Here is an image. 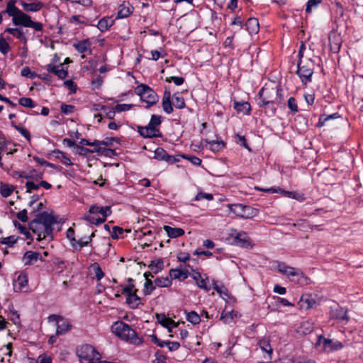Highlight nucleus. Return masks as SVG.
<instances>
[{
    "instance_id": "obj_1",
    "label": "nucleus",
    "mask_w": 363,
    "mask_h": 363,
    "mask_svg": "<svg viewBox=\"0 0 363 363\" xmlns=\"http://www.w3.org/2000/svg\"><path fill=\"white\" fill-rule=\"evenodd\" d=\"M255 101L260 108L275 115L277 106L284 104L283 89L280 85L274 87L264 86L259 91Z\"/></svg>"
},
{
    "instance_id": "obj_2",
    "label": "nucleus",
    "mask_w": 363,
    "mask_h": 363,
    "mask_svg": "<svg viewBox=\"0 0 363 363\" xmlns=\"http://www.w3.org/2000/svg\"><path fill=\"white\" fill-rule=\"evenodd\" d=\"M57 223L56 218L52 213L43 211L35 215V218L28 223V227L29 230L38 235V241H41L46 237L53 240V225Z\"/></svg>"
},
{
    "instance_id": "obj_3",
    "label": "nucleus",
    "mask_w": 363,
    "mask_h": 363,
    "mask_svg": "<svg viewBox=\"0 0 363 363\" xmlns=\"http://www.w3.org/2000/svg\"><path fill=\"white\" fill-rule=\"evenodd\" d=\"M17 0H9L6 4L5 10L0 12V24L3 21V15L8 14L12 17V23L16 26H23L26 28H30L35 31H42L43 25L38 21H33L31 17L27 13L19 9L16 4Z\"/></svg>"
},
{
    "instance_id": "obj_4",
    "label": "nucleus",
    "mask_w": 363,
    "mask_h": 363,
    "mask_svg": "<svg viewBox=\"0 0 363 363\" xmlns=\"http://www.w3.org/2000/svg\"><path fill=\"white\" fill-rule=\"evenodd\" d=\"M111 330L121 340L130 344L138 346L143 342V338L138 335L136 331L123 321L115 322L111 326Z\"/></svg>"
},
{
    "instance_id": "obj_5",
    "label": "nucleus",
    "mask_w": 363,
    "mask_h": 363,
    "mask_svg": "<svg viewBox=\"0 0 363 363\" xmlns=\"http://www.w3.org/2000/svg\"><path fill=\"white\" fill-rule=\"evenodd\" d=\"M315 65V62L311 58L304 61L302 60H298L296 74L300 77L301 82L306 86L312 81Z\"/></svg>"
},
{
    "instance_id": "obj_6",
    "label": "nucleus",
    "mask_w": 363,
    "mask_h": 363,
    "mask_svg": "<svg viewBox=\"0 0 363 363\" xmlns=\"http://www.w3.org/2000/svg\"><path fill=\"white\" fill-rule=\"evenodd\" d=\"M135 93L140 96L142 101L147 104L145 108H149L155 105L159 101V96L157 93L148 85L145 84L138 85L135 88Z\"/></svg>"
},
{
    "instance_id": "obj_7",
    "label": "nucleus",
    "mask_w": 363,
    "mask_h": 363,
    "mask_svg": "<svg viewBox=\"0 0 363 363\" xmlns=\"http://www.w3.org/2000/svg\"><path fill=\"white\" fill-rule=\"evenodd\" d=\"M230 211L237 216L245 219H251L257 216L259 213L257 208L250 206L243 205L242 203H234L228 205Z\"/></svg>"
},
{
    "instance_id": "obj_8",
    "label": "nucleus",
    "mask_w": 363,
    "mask_h": 363,
    "mask_svg": "<svg viewBox=\"0 0 363 363\" xmlns=\"http://www.w3.org/2000/svg\"><path fill=\"white\" fill-rule=\"evenodd\" d=\"M77 354L82 363H94L99 359V353L91 345H83L77 350Z\"/></svg>"
},
{
    "instance_id": "obj_9",
    "label": "nucleus",
    "mask_w": 363,
    "mask_h": 363,
    "mask_svg": "<svg viewBox=\"0 0 363 363\" xmlns=\"http://www.w3.org/2000/svg\"><path fill=\"white\" fill-rule=\"evenodd\" d=\"M49 321H56V335H65L72 329L71 322L61 315L52 314L48 317Z\"/></svg>"
},
{
    "instance_id": "obj_10",
    "label": "nucleus",
    "mask_w": 363,
    "mask_h": 363,
    "mask_svg": "<svg viewBox=\"0 0 363 363\" xmlns=\"http://www.w3.org/2000/svg\"><path fill=\"white\" fill-rule=\"evenodd\" d=\"M235 232L231 234L233 237V244L238 245L241 247H252V243L251 238L248 236L247 233L245 231L237 232L236 230H233Z\"/></svg>"
},
{
    "instance_id": "obj_11",
    "label": "nucleus",
    "mask_w": 363,
    "mask_h": 363,
    "mask_svg": "<svg viewBox=\"0 0 363 363\" xmlns=\"http://www.w3.org/2000/svg\"><path fill=\"white\" fill-rule=\"evenodd\" d=\"M186 267L191 269L192 271L193 274L191 275V277L194 280L196 281L197 286L200 289L206 290V291H210L211 287L207 284L208 281V277L207 274H204V277H202L201 273L199 271L194 269L190 264H187Z\"/></svg>"
},
{
    "instance_id": "obj_12",
    "label": "nucleus",
    "mask_w": 363,
    "mask_h": 363,
    "mask_svg": "<svg viewBox=\"0 0 363 363\" xmlns=\"http://www.w3.org/2000/svg\"><path fill=\"white\" fill-rule=\"evenodd\" d=\"M330 50L333 53H338L342 43V39L340 33L332 30L328 34Z\"/></svg>"
},
{
    "instance_id": "obj_13",
    "label": "nucleus",
    "mask_w": 363,
    "mask_h": 363,
    "mask_svg": "<svg viewBox=\"0 0 363 363\" xmlns=\"http://www.w3.org/2000/svg\"><path fill=\"white\" fill-rule=\"evenodd\" d=\"M138 133L143 138H152L162 137V132L158 128H154L150 125L138 126Z\"/></svg>"
},
{
    "instance_id": "obj_14",
    "label": "nucleus",
    "mask_w": 363,
    "mask_h": 363,
    "mask_svg": "<svg viewBox=\"0 0 363 363\" xmlns=\"http://www.w3.org/2000/svg\"><path fill=\"white\" fill-rule=\"evenodd\" d=\"M284 274L286 275L289 277H293V279H291L292 281H296L300 284H303L308 283L307 277H305L303 272L298 269L289 266L286 272Z\"/></svg>"
},
{
    "instance_id": "obj_15",
    "label": "nucleus",
    "mask_w": 363,
    "mask_h": 363,
    "mask_svg": "<svg viewBox=\"0 0 363 363\" xmlns=\"http://www.w3.org/2000/svg\"><path fill=\"white\" fill-rule=\"evenodd\" d=\"M169 274L171 279H178L182 281H184L189 276H191L189 271L187 269H184L182 265H180L176 269H171L169 270Z\"/></svg>"
},
{
    "instance_id": "obj_16",
    "label": "nucleus",
    "mask_w": 363,
    "mask_h": 363,
    "mask_svg": "<svg viewBox=\"0 0 363 363\" xmlns=\"http://www.w3.org/2000/svg\"><path fill=\"white\" fill-rule=\"evenodd\" d=\"M157 322L164 328H167L169 332H171L172 328H177L179 323H176L172 319L167 317L164 313H156Z\"/></svg>"
},
{
    "instance_id": "obj_17",
    "label": "nucleus",
    "mask_w": 363,
    "mask_h": 363,
    "mask_svg": "<svg viewBox=\"0 0 363 363\" xmlns=\"http://www.w3.org/2000/svg\"><path fill=\"white\" fill-rule=\"evenodd\" d=\"M321 342L324 349L329 352L341 350L344 347L341 342L337 340L335 341L329 338L323 337V341Z\"/></svg>"
},
{
    "instance_id": "obj_18",
    "label": "nucleus",
    "mask_w": 363,
    "mask_h": 363,
    "mask_svg": "<svg viewBox=\"0 0 363 363\" xmlns=\"http://www.w3.org/2000/svg\"><path fill=\"white\" fill-rule=\"evenodd\" d=\"M301 308L308 310L315 306L316 301L312 294H303L298 302Z\"/></svg>"
},
{
    "instance_id": "obj_19",
    "label": "nucleus",
    "mask_w": 363,
    "mask_h": 363,
    "mask_svg": "<svg viewBox=\"0 0 363 363\" xmlns=\"http://www.w3.org/2000/svg\"><path fill=\"white\" fill-rule=\"evenodd\" d=\"M255 189L259 191L267 192V193H269V194L280 193L285 196H288L290 198L298 199V198L296 196L298 195V193H296L295 191H288L282 190L280 188L276 189V188L272 187V188H269V189H264V188H260L259 186H255Z\"/></svg>"
},
{
    "instance_id": "obj_20",
    "label": "nucleus",
    "mask_w": 363,
    "mask_h": 363,
    "mask_svg": "<svg viewBox=\"0 0 363 363\" xmlns=\"http://www.w3.org/2000/svg\"><path fill=\"white\" fill-rule=\"evenodd\" d=\"M111 206H99L96 204L92 205L89 210V213L90 214H96L100 213L102 215V218H105V220H106V218L108 215L111 213Z\"/></svg>"
},
{
    "instance_id": "obj_21",
    "label": "nucleus",
    "mask_w": 363,
    "mask_h": 363,
    "mask_svg": "<svg viewBox=\"0 0 363 363\" xmlns=\"http://www.w3.org/2000/svg\"><path fill=\"white\" fill-rule=\"evenodd\" d=\"M233 108L238 113H242L245 115H250L251 111V105L247 101H233Z\"/></svg>"
},
{
    "instance_id": "obj_22",
    "label": "nucleus",
    "mask_w": 363,
    "mask_h": 363,
    "mask_svg": "<svg viewBox=\"0 0 363 363\" xmlns=\"http://www.w3.org/2000/svg\"><path fill=\"white\" fill-rule=\"evenodd\" d=\"M4 33H8L13 35L16 38L18 39L21 43L26 44L28 39L23 30L20 28H7L5 29Z\"/></svg>"
},
{
    "instance_id": "obj_23",
    "label": "nucleus",
    "mask_w": 363,
    "mask_h": 363,
    "mask_svg": "<svg viewBox=\"0 0 363 363\" xmlns=\"http://www.w3.org/2000/svg\"><path fill=\"white\" fill-rule=\"evenodd\" d=\"M23 259H26V265H33L38 259L43 261L40 254L33 251H27L23 255Z\"/></svg>"
},
{
    "instance_id": "obj_24",
    "label": "nucleus",
    "mask_w": 363,
    "mask_h": 363,
    "mask_svg": "<svg viewBox=\"0 0 363 363\" xmlns=\"http://www.w3.org/2000/svg\"><path fill=\"white\" fill-rule=\"evenodd\" d=\"M247 30L250 35L257 34L259 30L258 19L256 18H250L245 23Z\"/></svg>"
},
{
    "instance_id": "obj_25",
    "label": "nucleus",
    "mask_w": 363,
    "mask_h": 363,
    "mask_svg": "<svg viewBox=\"0 0 363 363\" xmlns=\"http://www.w3.org/2000/svg\"><path fill=\"white\" fill-rule=\"evenodd\" d=\"M138 289H135L133 294L128 296L126 297V303L132 309H136L141 303V298L137 295Z\"/></svg>"
},
{
    "instance_id": "obj_26",
    "label": "nucleus",
    "mask_w": 363,
    "mask_h": 363,
    "mask_svg": "<svg viewBox=\"0 0 363 363\" xmlns=\"http://www.w3.org/2000/svg\"><path fill=\"white\" fill-rule=\"evenodd\" d=\"M163 229L170 238H177L184 234V230L181 228H172L169 225H164Z\"/></svg>"
},
{
    "instance_id": "obj_27",
    "label": "nucleus",
    "mask_w": 363,
    "mask_h": 363,
    "mask_svg": "<svg viewBox=\"0 0 363 363\" xmlns=\"http://www.w3.org/2000/svg\"><path fill=\"white\" fill-rule=\"evenodd\" d=\"M21 4L26 12H37L43 7V4L40 1L33 3L21 1Z\"/></svg>"
},
{
    "instance_id": "obj_28",
    "label": "nucleus",
    "mask_w": 363,
    "mask_h": 363,
    "mask_svg": "<svg viewBox=\"0 0 363 363\" xmlns=\"http://www.w3.org/2000/svg\"><path fill=\"white\" fill-rule=\"evenodd\" d=\"M91 43L89 40L84 39L73 44V47L79 53H84L88 50H90Z\"/></svg>"
},
{
    "instance_id": "obj_29",
    "label": "nucleus",
    "mask_w": 363,
    "mask_h": 363,
    "mask_svg": "<svg viewBox=\"0 0 363 363\" xmlns=\"http://www.w3.org/2000/svg\"><path fill=\"white\" fill-rule=\"evenodd\" d=\"M113 23L114 21L111 17L106 16L99 21L97 27L101 32H104L108 30Z\"/></svg>"
},
{
    "instance_id": "obj_30",
    "label": "nucleus",
    "mask_w": 363,
    "mask_h": 363,
    "mask_svg": "<svg viewBox=\"0 0 363 363\" xmlns=\"http://www.w3.org/2000/svg\"><path fill=\"white\" fill-rule=\"evenodd\" d=\"M28 279L26 274L21 273L14 282V289L16 291H21L28 284Z\"/></svg>"
},
{
    "instance_id": "obj_31",
    "label": "nucleus",
    "mask_w": 363,
    "mask_h": 363,
    "mask_svg": "<svg viewBox=\"0 0 363 363\" xmlns=\"http://www.w3.org/2000/svg\"><path fill=\"white\" fill-rule=\"evenodd\" d=\"M205 142L209 145V148L213 152H219L225 147V143L223 140H205Z\"/></svg>"
},
{
    "instance_id": "obj_32",
    "label": "nucleus",
    "mask_w": 363,
    "mask_h": 363,
    "mask_svg": "<svg viewBox=\"0 0 363 363\" xmlns=\"http://www.w3.org/2000/svg\"><path fill=\"white\" fill-rule=\"evenodd\" d=\"M330 316L332 318L338 320H348L347 311L343 308L332 310L330 312Z\"/></svg>"
},
{
    "instance_id": "obj_33",
    "label": "nucleus",
    "mask_w": 363,
    "mask_h": 363,
    "mask_svg": "<svg viewBox=\"0 0 363 363\" xmlns=\"http://www.w3.org/2000/svg\"><path fill=\"white\" fill-rule=\"evenodd\" d=\"M148 267L153 274H156L163 270L164 262L162 259L160 258L156 261H152Z\"/></svg>"
},
{
    "instance_id": "obj_34",
    "label": "nucleus",
    "mask_w": 363,
    "mask_h": 363,
    "mask_svg": "<svg viewBox=\"0 0 363 363\" xmlns=\"http://www.w3.org/2000/svg\"><path fill=\"white\" fill-rule=\"evenodd\" d=\"M36 170L35 169H32L28 172H26L25 171H14L12 173V177L14 179H19V178H23L27 179L28 181L29 179H31L33 177V173H35Z\"/></svg>"
},
{
    "instance_id": "obj_35",
    "label": "nucleus",
    "mask_w": 363,
    "mask_h": 363,
    "mask_svg": "<svg viewBox=\"0 0 363 363\" xmlns=\"http://www.w3.org/2000/svg\"><path fill=\"white\" fill-rule=\"evenodd\" d=\"M13 223L15 228L19 230V233L21 234L24 235L26 239L30 240V242L33 240V237L32 236L29 230L24 225H21L19 222H18L16 220H13Z\"/></svg>"
},
{
    "instance_id": "obj_36",
    "label": "nucleus",
    "mask_w": 363,
    "mask_h": 363,
    "mask_svg": "<svg viewBox=\"0 0 363 363\" xmlns=\"http://www.w3.org/2000/svg\"><path fill=\"white\" fill-rule=\"evenodd\" d=\"M258 345L259 346V347L261 348L262 350H263L265 352H267V354H268L269 358L271 359L272 358V352H273V350H272V347L270 345L269 340H266V339L260 340L258 342Z\"/></svg>"
},
{
    "instance_id": "obj_37",
    "label": "nucleus",
    "mask_w": 363,
    "mask_h": 363,
    "mask_svg": "<svg viewBox=\"0 0 363 363\" xmlns=\"http://www.w3.org/2000/svg\"><path fill=\"white\" fill-rule=\"evenodd\" d=\"M340 115L338 113H335L330 115H325L322 114L319 117L318 123V127H322L323 126L325 123L327 122V119L331 120V119H336L340 118Z\"/></svg>"
},
{
    "instance_id": "obj_38",
    "label": "nucleus",
    "mask_w": 363,
    "mask_h": 363,
    "mask_svg": "<svg viewBox=\"0 0 363 363\" xmlns=\"http://www.w3.org/2000/svg\"><path fill=\"white\" fill-rule=\"evenodd\" d=\"M154 283L156 286L159 287H169L172 285V281L171 278L167 277H157L155 279Z\"/></svg>"
},
{
    "instance_id": "obj_39",
    "label": "nucleus",
    "mask_w": 363,
    "mask_h": 363,
    "mask_svg": "<svg viewBox=\"0 0 363 363\" xmlns=\"http://www.w3.org/2000/svg\"><path fill=\"white\" fill-rule=\"evenodd\" d=\"M11 125L16 130H18L28 142L30 141V133L26 128H23L21 125H17L13 121H11Z\"/></svg>"
},
{
    "instance_id": "obj_40",
    "label": "nucleus",
    "mask_w": 363,
    "mask_h": 363,
    "mask_svg": "<svg viewBox=\"0 0 363 363\" xmlns=\"http://www.w3.org/2000/svg\"><path fill=\"white\" fill-rule=\"evenodd\" d=\"M91 242L90 238H83L73 242L72 247L77 250H81L83 247L88 245Z\"/></svg>"
},
{
    "instance_id": "obj_41",
    "label": "nucleus",
    "mask_w": 363,
    "mask_h": 363,
    "mask_svg": "<svg viewBox=\"0 0 363 363\" xmlns=\"http://www.w3.org/2000/svg\"><path fill=\"white\" fill-rule=\"evenodd\" d=\"M14 189L15 186L1 183L0 186V194L3 197L7 198L12 194Z\"/></svg>"
},
{
    "instance_id": "obj_42",
    "label": "nucleus",
    "mask_w": 363,
    "mask_h": 363,
    "mask_svg": "<svg viewBox=\"0 0 363 363\" xmlns=\"http://www.w3.org/2000/svg\"><path fill=\"white\" fill-rule=\"evenodd\" d=\"M154 158L159 161H167V158H169V155L162 147H157L155 150Z\"/></svg>"
},
{
    "instance_id": "obj_43",
    "label": "nucleus",
    "mask_w": 363,
    "mask_h": 363,
    "mask_svg": "<svg viewBox=\"0 0 363 363\" xmlns=\"http://www.w3.org/2000/svg\"><path fill=\"white\" fill-rule=\"evenodd\" d=\"M121 142V139L118 137H106L103 140H99V146H112L114 143L120 144Z\"/></svg>"
},
{
    "instance_id": "obj_44",
    "label": "nucleus",
    "mask_w": 363,
    "mask_h": 363,
    "mask_svg": "<svg viewBox=\"0 0 363 363\" xmlns=\"http://www.w3.org/2000/svg\"><path fill=\"white\" fill-rule=\"evenodd\" d=\"M174 105L177 108L182 109L186 106L184 99L179 93L173 95Z\"/></svg>"
},
{
    "instance_id": "obj_45",
    "label": "nucleus",
    "mask_w": 363,
    "mask_h": 363,
    "mask_svg": "<svg viewBox=\"0 0 363 363\" xmlns=\"http://www.w3.org/2000/svg\"><path fill=\"white\" fill-rule=\"evenodd\" d=\"M90 267L94 271L97 281H100L104 277V273L98 262L91 264Z\"/></svg>"
},
{
    "instance_id": "obj_46",
    "label": "nucleus",
    "mask_w": 363,
    "mask_h": 363,
    "mask_svg": "<svg viewBox=\"0 0 363 363\" xmlns=\"http://www.w3.org/2000/svg\"><path fill=\"white\" fill-rule=\"evenodd\" d=\"M156 288V286L150 279L147 278L144 284L143 294L145 296L150 295Z\"/></svg>"
},
{
    "instance_id": "obj_47",
    "label": "nucleus",
    "mask_w": 363,
    "mask_h": 363,
    "mask_svg": "<svg viewBox=\"0 0 363 363\" xmlns=\"http://www.w3.org/2000/svg\"><path fill=\"white\" fill-rule=\"evenodd\" d=\"M11 48L10 45L6 42L3 34L0 35V52L3 55H6Z\"/></svg>"
},
{
    "instance_id": "obj_48",
    "label": "nucleus",
    "mask_w": 363,
    "mask_h": 363,
    "mask_svg": "<svg viewBox=\"0 0 363 363\" xmlns=\"http://www.w3.org/2000/svg\"><path fill=\"white\" fill-rule=\"evenodd\" d=\"M83 219L94 225H99L106 221L105 218H96L89 213V214L85 215Z\"/></svg>"
},
{
    "instance_id": "obj_49",
    "label": "nucleus",
    "mask_w": 363,
    "mask_h": 363,
    "mask_svg": "<svg viewBox=\"0 0 363 363\" xmlns=\"http://www.w3.org/2000/svg\"><path fill=\"white\" fill-rule=\"evenodd\" d=\"M21 74L23 77L33 79L36 77L40 78V75L36 72L31 71L29 67H23L21 71Z\"/></svg>"
},
{
    "instance_id": "obj_50",
    "label": "nucleus",
    "mask_w": 363,
    "mask_h": 363,
    "mask_svg": "<svg viewBox=\"0 0 363 363\" xmlns=\"http://www.w3.org/2000/svg\"><path fill=\"white\" fill-rule=\"evenodd\" d=\"M186 320L193 325H197L201 322L200 316L194 311L186 313Z\"/></svg>"
},
{
    "instance_id": "obj_51",
    "label": "nucleus",
    "mask_w": 363,
    "mask_h": 363,
    "mask_svg": "<svg viewBox=\"0 0 363 363\" xmlns=\"http://www.w3.org/2000/svg\"><path fill=\"white\" fill-rule=\"evenodd\" d=\"M124 232L126 233H130V229H125L119 227V226H114L112 229V231L111 232V236L113 240L118 239L119 235H122Z\"/></svg>"
},
{
    "instance_id": "obj_52",
    "label": "nucleus",
    "mask_w": 363,
    "mask_h": 363,
    "mask_svg": "<svg viewBox=\"0 0 363 363\" xmlns=\"http://www.w3.org/2000/svg\"><path fill=\"white\" fill-rule=\"evenodd\" d=\"M18 104L26 108H34L36 106V104L33 101V99L28 97L20 98Z\"/></svg>"
},
{
    "instance_id": "obj_53",
    "label": "nucleus",
    "mask_w": 363,
    "mask_h": 363,
    "mask_svg": "<svg viewBox=\"0 0 363 363\" xmlns=\"http://www.w3.org/2000/svg\"><path fill=\"white\" fill-rule=\"evenodd\" d=\"M322 2L323 0H308L306 3V12L311 13L312 9H316Z\"/></svg>"
},
{
    "instance_id": "obj_54",
    "label": "nucleus",
    "mask_w": 363,
    "mask_h": 363,
    "mask_svg": "<svg viewBox=\"0 0 363 363\" xmlns=\"http://www.w3.org/2000/svg\"><path fill=\"white\" fill-rule=\"evenodd\" d=\"M18 237H15L14 235H11L6 238H3L0 240V243L3 245H6L9 247H12L14 244L17 242Z\"/></svg>"
},
{
    "instance_id": "obj_55",
    "label": "nucleus",
    "mask_w": 363,
    "mask_h": 363,
    "mask_svg": "<svg viewBox=\"0 0 363 363\" xmlns=\"http://www.w3.org/2000/svg\"><path fill=\"white\" fill-rule=\"evenodd\" d=\"M162 118L161 116L153 114L151 116L150 121L147 124L152 128H157V127L162 123Z\"/></svg>"
},
{
    "instance_id": "obj_56",
    "label": "nucleus",
    "mask_w": 363,
    "mask_h": 363,
    "mask_svg": "<svg viewBox=\"0 0 363 363\" xmlns=\"http://www.w3.org/2000/svg\"><path fill=\"white\" fill-rule=\"evenodd\" d=\"M182 158L186 159L189 161H190L193 164L196 166H200L201 164V160L199 158L196 156L194 155H179Z\"/></svg>"
},
{
    "instance_id": "obj_57",
    "label": "nucleus",
    "mask_w": 363,
    "mask_h": 363,
    "mask_svg": "<svg viewBox=\"0 0 363 363\" xmlns=\"http://www.w3.org/2000/svg\"><path fill=\"white\" fill-rule=\"evenodd\" d=\"M287 106L292 113H296L298 111L296 100L293 96L289 97L288 99Z\"/></svg>"
},
{
    "instance_id": "obj_58",
    "label": "nucleus",
    "mask_w": 363,
    "mask_h": 363,
    "mask_svg": "<svg viewBox=\"0 0 363 363\" xmlns=\"http://www.w3.org/2000/svg\"><path fill=\"white\" fill-rule=\"evenodd\" d=\"M52 152H58V154L60 155L61 161L63 164L69 166L73 165V163L72 162L71 160L67 156L65 152L58 149H55L54 150H52Z\"/></svg>"
},
{
    "instance_id": "obj_59",
    "label": "nucleus",
    "mask_w": 363,
    "mask_h": 363,
    "mask_svg": "<svg viewBox=\"0 0 363 363\" xmlns=\"http://www.w3.org/2000/svg\"><path fill=\"white\" fill-rule=\"evenodd\" d=\"M132 13L130 9L128 6L124 5L121 6V9L118 12V18H126Z\"/></svg>"
},
{
    "instance_id": "obj_60",
    "label": "nucleus",
    "mask_w": 363,
    "mask_h": 363,
    "mask_svg": "<svg viewBox=\"0 0 363 363\" xmlns=\"http://www.w3.org/2000/svg\"><path fill=\"white\" fill-rule=\"evenodd\" d=\"M214 290L220 296H223V298H230V296L228 289L223 284H221L220 286L214 287Z\"/></svg>"
},
{
    "instance_id": "obj_61",
    "label": "nucleus",
    "mask_w": 363,
    "mask_h": 363,
    "mask_svg": "<svg viewBox=\"0 0 363 363\" xmlns=\"http://www.w3.org/2000/svg\"><path fill=\"white\" fill-rule=\"evenodd\" d=\"M26 193L30 194L33 190H38L40 188L39 184H35L33 181L29 179L26 182Z\"/></svg>"
},
{
    "instance_id": "obj_62",
    "label": "nucleus",
    "mask_w": 363,
    "mask_h": 363,
    "mask_svg": "<svg viewBox=\"0 0 363 363\" xmlns=\"http://www.w3.org/2000/svg\"><path fill=\"white\" fill-rule=\"evenodd\" d=\"M75 109V106L73 105L62 104L60 106L61 111L66 115L70 114L74 112Z\"/></svg>"
},
{
    "instance_id": "obj_63",
    "label": "nucleus",
    "mask_w": 363,
    "mask_h": 363,
    "mask_svg": "<svg viewBox=\"0 0 363 363\" xmlns=\"http://www.w3.org/2000/svg\"><path fill=\"white\" fill-rule=\"evenodd\" d=\"M162 108L165 113L170 114L173 112V107L171 100H162Z\"/></svg>"
},
{
    "instance_id": "obj_64",
    "label": "nucleus",
    "mask_w": 363,
    "mask_h": 363,
    "mask_svg": "<svg viewBox=\"0 0 363 363\" xmlns=\"http://www.w3.org/2000/svg\"><path fill=\"white\" fill-rule=\"evenodd\" d=\"M286 363H316L314 360L307 358H298L296 359H289Z\"/></svg>"
}]
</instances>
